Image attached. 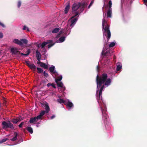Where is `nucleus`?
Instances as JSON below:
<instances>
[{
    "instance_id": "f257e3e1",
    "label": "nucleus",
    "mask_w": 147,
    "mask_h": 147,
    "mask_svg": "<svg viewBox=\"0 0 147 147\" xmlns=\"http://www.w3.org/2000/svg\"><path fill=\"white\" fill-rule=\"evenodd\" d=\"M107 76L106 74H103L101 77L98 75L96 77V82L97 84L96 96L100 107L102 113V119L104 121H107L108 116L107 114V109L105 103L102 99L100 100V96L102 91L105 87L104 85L107 87L111 84V80L110 78L107 79Z\"/></svg>"
},
{
    "instance_id": "f03ea898",
    "label": "nucleus",
    "mask_w": 147,
    "mask_h": 147,
    "mask_svg": "<svg viewBox=\"0 0 147 147\" xmlns=\"http://www.w3.org/2000/svg\"><path fill=\"white\" fill-rule=\"evenodd\" d=\"M79 14V12L78 11L76 12L75 15L71 17L69 20L68 22L69 23H70V26L71 28H69L68 25L65 27L64 31L63 32V33L65 35L67 36L70 33L71 29L74 26L78 20V18L75 17Z\"/></svg>"
},
{
    "instance_id": "7ed1b4c3",
    "label": "nucleus",
    "mask_w": 147,
    "mask_h": 147,
    "mask_svg": "<svg viewBox=\"0 0 147 147\" xmlns=\"http://www.w3.org/2000/svg\"><path fill=\"white\" fill-rule=\"evenodd\" d=\"M102 27L103 36H104L105 35L107 36L108 41L111 37V34L109 30V26L107 24L105 17H104L102 19Z\"/></svg>"
},
{
    "instance_id": "20e7f679",
    "label": "nucleus",
    "mask_w": 147,
    "mask_h": 147,
    "mask_svg": "<svg viewBox=\"0 0 147 147\" xmlns=\"http://www.w3.org/2000/svg\"><path fill=\"white\" fill-rule=\"evenodd\" d=\"M88 1H85L82 3H76L73 4L72 7V11H77L79 9H80L81 12L83 11L84 7H86L88 4Z\"/></svg>"
},
{
    "instance_id": "39448f33",
    "label": "nucleus",
    "mask_w": 147,
    "mask_h": 147,
    "mask_svg": "<svg viewBox=\"0 0 147 147\" xmlns=\"http://www.w3.org/2000/svg\"><path fill=\"white\" fill-rule=\"evenodd\" d=\"M13 42L21 46H23L24 44H26L27 43L28 41L25 39H22L20 40L17 39H15L13 40Z\"/></svg>"
},
{
    "instance_id": "423d86ee",
    "label": "nucleus",
    "mask_w": 147,
    "mask_h": 147,
    "mask_svg": "<svg viewBox=\"0 0 147 147\" xmlns=\"http://www.w3.org/2000/svg\"><path fill=\"white\" fill-rule=\"evenodd\" d=\"M112 5L111 1L110 0L108 4L105 7L106 9H108V11L107 13V17L111 18V17L112 9L111 8Z\"/></svg>"
},
{
    "instance_id": "0eeeda50",
    "label": "nucleus",
    "mask_w": 147,
    "mask_h": 147,
    "mask_svg": "<svg viewBox=\"0 0 147 147\" xmlns=\"http://www.w3.org/2000/svg\"><path fill=\"white\" fill-rule=\"evenodd\" d=\"M111 54L110 53V50L109 49H106V47L105 44L104 45V46L103 50L102 52L101 55L103 57H107V56H110Z\"/></svg>"
},
{
    "instance_id": "6e6552de",
    "label": "nucleus",
    "mask_w": 147,
    "mask_h": 147,
    "mask_svg": "<svg viewBox=\"0 0 147 147\" xmlns=\"http://www.w3.org/2000/svg\"><path fill=\"white\" fill-rule=\"evenodd\" d=\"M43 113H40L39 115L36 117H32L30 118L29 121L30 123H33L35 122H37L38 120L41 119L42 117V115Z\"/></svg>"
},
{
    "instance_id": "1a4fd4ad",
    "label": "nucleus",
    "mask_w": 147,
    "mask_h": 147,
    "mask_svg": "<svg viewBox=\"0 0 147 147\" xmlns=\"http://www.w3.org/2000/svg\"><path fill=\"white\" fill-rule=\"evenodd\" d=\"M2 124L3 127L4 128H10L11 129H13L14 128L13 125L10 122L7 123L4 121L2 122Z\"/></svg>"
},
{
    "instance_id": "9d476101",
    "label": "nucleus",
    "mask_w": 147,
    "mask_h": 147,
    "mask_svg": "<svg viewBox=\"0 0 147 147\" xmlns=\"http://www.w3.org/2000/svg\"><path fill=\"white\" fill-rule=\"evenodd\" d=\"M65 104L66 105L68 110H70L74 107L72 103L69 99H65Z\"/></svg>"
},
{
    "instance_id": "9b49d317",
    "label": "nucleus",
    "mask_w": 147,
    "mask_h": 147,
    "mask_svg": "<svg viewBox=\"0 0 147 147\" xmlns=\"http://www.w3.org/2000/svg\"><path fill=\"white\" fill-rule=\"evenodd\" d=\"M45 111H42L40 113H42L43 114L42 115V117L43 116L45 115V113H47L49 112L50 110L49 107L48 105V103H46L45 104Z\"/></svg>"
},
{
    "instance_id": "f8f14e48",
    "label": "nucleus",
    "mask_w": 147,
    "mask_h": 147,
    "mask_svg": "<svg viewBox=\"0 0 147 147\" xmlns=\"http://www.w3.org/2000/svg\"><path fill=\"white\" fill-rule=\"evenodd\" d=\"M49 70L50 72L52 73V75L53 76V75H55V77H56L57 75H58V74L57 72L55 70V67L53 65H52V66L49 68Z\"/></svg>"
},
{
    "instance_id": "ddd939ff",
    "label": "nucleus",
    "mask_w": 147,
    "mask_h": 147,
    "mask_svg": "<svg viewBox=\"0 0 147 147\" xmlns=\"http://www.w3.org/2000/svg\"><path fill=\"white\" fill-rule=\"evenodd\" d=\"M56 83L58 86L61 87V92L65 90V88L62 82H56Z\"/></svg>"
},
{
    "instance_id": "4468645a",
    "label": "nucleus",
    "mask_w": 147,
    "mask_h": 147,
    "mask_svg": "<svg viewBox=\"0 0 147 147\" xmlns=\"http://www.w3.org/2000/svg\"><path fill=\"white\" fill-rule=\"evenodd\" d=\"M52 41V40H47V41L43 42L41 45V49L45 50V46L47 44L51 43Z\"/></svg>"
},
{
    "instance_id": "2eb2a0df",
    "label": "nucleus",
    "mask_w": 147,
    "mask_h": 147,
    "mask_svg": "<svg viewBox=\"0 0 147 147\" xmlns=\"http://www.w3.org/2000/svg\"><path fill=\"white\" fill-rule=\"evenodd\" d=\"M11 51L12 53L14 54H17L20 53V52L16 48H12L11 49Z\"/></svg>"
},
{
    "instance_id": "dca6fc26",
    "label": "nucleus",
    "mask_w": 147,
    "mask_h": 147,
    "mask_svg": "<svg viewBox=\"0 0 147 147\" xmlns=\"http://www.w3.org/2000/svg\"><path fill=\"white\" fill-rule=\"evenodd\" d=\"M116 71H119L122 68V64L119 62L116 63Z\"/></svg>"
},
{
    "instance_id": "f3484780",
    "label": "nucleus",
    "mask_w": 147,
    "mask_h": 147,
    "mask_svg": "<svg viewBox=\"0 0 147 147\" xmlns=\"http://www.w3.org/2000/svg\"><path fill=\"white\" fill-rule=\"evenodd\" d=\"M66 37L65 36H61L60 37L59 40L56 41V42L58 43H61L63 42L65 40Z\"/></svg>"
},
{
    "instance_id": "a211bd4d",
    "label": "nucleus",
    "mask_w": 147,
    "mask_h": 147,
    "mask_svg": "<svg viewBox=\"0 0 147 147\" xmlns=\"http://www.w3.org/2000/svg\"><path fill=\"white\" fill-rule=\"evenodd\" d=\"M36 55L37 60L40 61L41 59V56L40 53L38 50L36 51Z\"/></svg>"
},
{
    "instance_id": "6ab92c4d",
    "label": "nucleus",
    "mask_w": 147,
    "mask_h": 147,
    "mask_svg": "<svg viewBox=\"0 0 147 147\" xmlns=\"http://www.w3.org/2000/svg\"><path fill=\"white\" fill-rule=\"evenodd\" d=\"M37 63L38 64L40 65L41 67H42L45 69H47L48 68L47 65L44 63L39 62H37Z\"/></svg>"
},
{
    "instance_id": "aec40b11",
    "label": "nucleus",
    "mask_w": 147,
    "mask_h": 147,
    "mask_svg": "<svg viewBox=\"0 0 147 147\" xmlns=\"http://www.w3.org/2000/svg\"><path fill=\"white\" fill-rule=\"evenodd\" d=\"M26 129L30 134H32L33 133V129L30 126H28L26 127Z\"/></svg>"
},
{
    "instance_id": "412c9836",
    "label": "nucleus",
    "mask_w": 147,
    "mask_h": 147,
    "mask_svg": "<svg viewBox=\"0 0 147 147\" xmlns=\"http://www.w3.org/2000/svg\"><path fill=\"white\" fill-rule=\"evenodd\" d=\"M14 136L12 138L10 139V140L12 141H14L17 139L18 134L17 132H15L14 133Z\"/></svg>"
},
{
    "instance_id": "4be33fe9",
    "label": "nucleus",
    "mask_w": 147,
    "mask_h": 147,
    "mask_svg": "<svg viewBox=\"0 0 147 147\" xmlns=\"http://www.w3.org/2000/svg\"><path fill=\"white\" fill-rule=\"evenodd\" d=\"M70 8V5L69 4H68L65 7V14L67 13L69 10Z\"/></svg>"
},
{
    "instance_id": "5701e85b",
    "label": "nucleus",
    "mask_w": 147,
    "mask_h": 147,
    "mask_svg": "<svg viewBox=\"0 0 147 147\" xmlns=\"http://www.w3.org/2000/svg\"><path fill=\"white\" fill-rule=\"evenodd\" d=\"M58 102L61 104L65 103V99H63L61 98L58 99L57 100Z\"/></svg>"
},
{
    "instance_id": "b1692460",
    "label": "nucleus",
    "mask_w": 147,
    "mask_h": 147,
    "mask_svg": "<svg viewBox=\"0 0 147 147\" xmlns=\"http://www.w3.org/2000/svg\"><path fill=\"white\" fill-rule=\"evenodd\" d=\"M62 79V75H60L57 77V79H55V82H59Z\"/></svg>"
},
{
    "instance_id": "393cba45",
    "label": "nucleus",
    "mask_w": 147,
    "mask_h": 147,
    "mask_svg": "<svg viewBox=\"0 0 147 147\" xmlns=\"http://www.w3.org/2000/svg\"><path fill=\"white\" fill-rule=\"evenodd\" d=\"M22 119V118L21 117H20L19 119H13L12 121L15 123H16L19 120H21Z\"/></svg>"
},
{
    "instance_id": "a878e982",
    "label": "nucleus",
    "mask_w": 147,
    "mask_h": 147,
    "mask_svg": "<svg viewBox=\"0 0 147 147\" xmlns=\"http://www.w3.org/2000/svg\"><path fill=\"white\" fill-rule=\"evenodd\" d=\"M59 30V29L58 28H54L52 31V33H56L58 32Z\"/></svg>"
},
{
    "instance_id": "bb28decb",
    "label": "nucleus",
    "mask_w": 147,
    "mask_h": 147,
    "mask_svg": "<svg viewBox=\"0 0 147 147\" xmlns=\"http://www.w3.org/2000/svg\"><path fill=\"white\" fill-rule=\"evenodd\" d=\"M110 61V59L107 58L105 60L104 63V64L105 65H108Z\"/></svg>"
},
{
    "instance_id": "cd10ccee",
    "label": "nucleus",
    "mask_w": 147,
    "mask_h": 147,
    "mask_svg": "<svg viewBox=\"0 0 147 147\" xmlns=\"http://www.w3.org/2000/svg\"><path fill=\"white\" fill-rule=\"evenodd\" d=\"M27 53L26 54H24L23 53H20V54L22 55H24L26 57L28 55L30 54V50L29 49L27 51Z\"/></svg>"
},
{
    "instance_id": "c85d7f7f",
    "label": "nucleus",
    "mask_w": 147,
    "mask_h": 147,
    "mask_svg": "<svg viewBox=\"0 0 147 147\" xmlns=\"http://www.w3.org/2000/svg\"><path fill=\"white\" fill-rule=\"evenodd\" d=\"M116 42H111L109 45V47H114L115 45Z\"/></svg>"
},
{
    "instance_id": "c756f323",
    "label": "nucleus",
    "mask_w": 147,
    "mask_h": 147,
    "mask_svg": "<svg viewBox=\"0 0 147 147\" xmlns=\"http://www.w3.org/2000/svg\"><path fill=\"white\" fill-rule=\"evenodd\" d=\"M29 67L31 69H35L36 67L34 64H31L29 65Z\"/></svg>"
},
{
    "instance_id": "7c9ffc66",
    "label": "nucleus",
    "mask_w": 147,
    "mask_h": 147,
    "mask_svg": "<svg viewBox=\"0 0 147 147\" xmlns=\"http://www.w3.org/2000/svg\"><path fill=\"white\" fill-rule=\"evenodd\" d=\"M36 68L38 71V73H40L43 72V70L42 68L38 67H37Z\"/></svg>"
},
{
    "instance_id": "2f4dec72",
    "label": "nucleus",
    "mask_w": 147,
    "mask_h": 147,
    "mask_svg": "<svg viewBox=\"0 0 147 147\" xmlns=\"http://www.w3.org/2000/svg\"><path fill=\"white\" fill-rule=\"evenodd\" d=\"M23 30H26V31H29V28L26 26H24Z\"/></svg>"
},
{
    "instance_id": "473e14b6",
    "label": "nucleus",
    "mask_w": 147,
    "mask_h": 147,
    "mask_svg": "<svg viewBox=\"0 0 147 147\" xmlns=\"http://www.w3.org/2000/svg\"><path fill=\"white\" fill-rule=\"evenodd\" d=\"M93 3H94L93 1H91L90 4H89V6L88 7V9H89L90 8V7L92 6V5L93 4Z\"/></svg>"
},
{
    "instance_id": "72a5a7b5",
    "label": "nucleus",
    "mask_w": 147,
    "mask_h": 147,
    "mask_svg": "<svg viewBox=\"0 0 147 147\" xmlns=\"http://www.w3.org/2000/svg\"><path fill=\"white\" fill-rule=\"evenodd\" d=\"M43 74L44 76L46 78L48 77L49 76L48 74L47 73H46L45 71H44L43 72Z\"/></svg>"
},
{
    "instance_id": "f704fd0d",
    "label": "nucleus",
    "mask_w": 147,
    "mask_h": 147,
    "mask_svg": "<svg viewBox=\"0 0 147 147\" xmlns=\"http://www.w3.org/2000/svg\"><path fill=\"white\" fill-rule=\"evenodd\" d=\"M21 5V2L20 1H18V6L19 8Z\"/></svg>"
},
{
    "instance_id": "c9c22d12",
    "label": "nucleus",
    "mask_w": 147,
    "mask_h": 147,
    "mask_svg": "<svg viewBox=\"0 0 147 147\" xmlns=\"http://www.w3.org/2000/svg\"><path fill=\"white\" fill-rule=\"evenodd\" d=\"M54 45V43L53 44H50L48 45V48L49 49L53 46Z\"/></svg>"
},
{
    "instance_id": "e433bc0d",
    "label": "nucleus",
    "mask_w": 147,
    "mask_h": 147,
    "mask_svg": "<svg viewBox=\"0 0 147 147\" xmlns=\"http://www.w3.org/2000/svg\"><path fill=\"white\" fill-rule=\"evenodd\" d=\"M8 140V139L7 138L3 139L2 140H1V142H2V143Z\"/></svg>"
},
{
    "instance_id": "4c0bfd02",
    "label": "nucleus",
    "mask_w": 147,
    "mask_h": 147,
    "mask_svg": "<svg viewBox=\"0 0 147 147\" xmlns=\"http://www.w3.org/2000/svg\"><path fill=\"white\" fill-rule=\"evenodd\" d=\"M24 122H22L19 125V127H21L24 124Z\"/></svg>"
},
{
    "instance_id": "58836bf2",
    "label": "nucleus",
    "mask_w": 147,
    "mask_h": 147,
    "mask_svg": "<svg viewBox=\"0 0 147 147\" xmlns=\"http://www.w3.org/2000/svg\"><path fill=\"white\" fill-rule=\"evenodd\" d=\"M3 37V34L2 32H0V39L2 38Z\"/></svg>"
},
{
    "instance_id": "ea45409f",
    "label": "nucleus",
    "mask_w": 147,
    "mask_h": 147,
    "mask_svg": "<svg viewBox=\"0 0 147 147\" xmlns=\"http://www.w3.org/2000/svg\"><path fill=\"white\" fill-rule=\"evenodd\" d=\"M0 25L2 27H3V28L5 27V26L2 23H1L0 22Z\"/></svg>"
},
{
    "instance_id": "a19ab883",
    "label": "nucleus",
    "mask_w": 147,
    "mask_h": 147,
    "mask_svg": "<svg viewBox=\"0 0 147 147\" xmlns=\"http://www.w3.org/2000/svg\"><path fill=\"white\" fill-rule=\"evenodd\" d=\"M143 1H144V3L145 5L147 7V0H143Z\"/></svg>"
},
{
    "instance_id": "79ce46f5",
    "label": "nucleus",
    "mask_w": 147,
    "mask_h": 147,
    "mask_svg": "<svg viewBox=\"0 0 147 147\" xmlns=\"http://www.w3.org/2000/svg\"><path fill=\"white\" fill-rule=\"evenodd\" d=\"M55 117V115H53L50 117V118L51 119H53Z\"/></svg>"
},
{
    "instance_id": "37998d69",
    "label": "nucleus",
    "mask_w": 147,
    "mask_h": 147,
    "mask_svg": "<svg viewBox=\"0 0 147 147\" xmlns=\"http://www.w3.org/2000/svg\"><path fill=\"white\" fill-rule=\"evenodd\" d=\"M26 63L27 64L28 66L29 67V65H31V64L30 63V62L29 61H27L26 62Z\"/></svg>"
},
{
    "instance_id": "c03bdc74",
    "label": "nucleus",
    "mask_w": 147,
    "mask_h": 147,
    "mask_svg": "<svg viewBox=\"0 0 147 147\" xmlns=\"http://www.w3.org/2000/svg\"><path fill=\"white\" fill-rule=\"evenodd\" d=\"M52 85V84H51L50 83H49L47 84V86L49 87L51 86Z\"/></svg>"
},
{
    "instance_id": "a18cd8bd",
    "label": "nucleus",
    "mask_w": 147,
    "mask_h": 147,
    "mask_svg": "<svg viewBox=\"0 0 147 147\" xmlns=\"http://www.w3.org/2000/svg\"><path fill=\"white\" fill-rule=\"evenodd\" d=\"M51 86H53L54 88H56L55 85L53 84H52V85H51Z\"/></svg>"
},
{
    "instance_id": "49530a36",
    "label": "nucleus",
    "mask_w": 147,
    "mask_h": 147,
    "mask_svg": "<svg viewBox=\"0 0 147 147\" xmlns=\"http://www.w3.org/2000/svg\"><path fill=\"white\" fill-rule=\"evenodd\" d=\"M98 68H99V66L98 65L96 67V70L97 71H98Z\"/></svg>"
},
{
    "instance_id": "de8ad7c7",
    "label": "nucleus",
    "mask_w": 147,
    "mask_h": 147,
    "mask_svg": "<svg viewBox=\"0 0 147 147\" xmlns=\"http://www.w3.org/2000/svg\"><path fill=\"white\" fill-rule=\"evenodd\" d=\"M58 99L61 98V96H60V95L58 96Z\"/></svg>"
},
{
    "instance_id": "09e8293b",
    "label": "nucleus",
    "mask_w": 147,
    "mask_h": 147,
    "mask_svg": "<svg viewBox=\"0 0 147 147\" xmlns=\"http://www.w3.org/2000/svg\"><path fill=\"white\" fill-rule=\"evenodd\" d=\"M54 94V93L53 92H52L51 93L50 95H53Z\"/></svg>"
},
{
    "instance_id": "8fccbe9b",
    "label": "nucleus",
    "mask_w": 147,
    "mask_h": 147,
    "mask_svg": "<svg viewBox=\"0 0 147 147\" xmlns=\"http://www.w3.org/2000/svg\"><path fill=\"white\" fill-rule=\"evenodd\" d=\"M59 35H60V34H58V35L57 36V37L58 38V37H59Z\"/></svg>"
},
{
    "instance_id": "3c124183",
    "label": "nucleus",
    "mask_w": 147,
    "mask_h": 147,
    "mask_svg": "<svg viewBox=\"0 0 147 147\" xmlns=\"http://www.w3.org/2000/svg\"><path fill=\"white\" fill-rule=\"evenodd\" d=\"M1 142V140L0 141V144L2 143V142Z\"/></svg>"
},
{
    "instance_id": "603ef678",
    "label": "nucleus",
    "mask_w": 147,
    "mask_h": 147,
    "mask_svg": "<svg viewBox=\"0 0 147 147\" xmlns=\"http://www.w3.org/2000/svg\"><path fill=\"white\" fill-rule=\"evenodd\" d=\"M36 127H38V125H36Z\"/></svg>"
},
{
    "instance_id": "864d4df0",
    "label": "nucleus",
    "mask_w": 147,
    "mask_h": 147,
    "mask_svg": "<svg viewBox=\"0 0 147 147\" xmlns=\"http://www.w3.org/2000/svg\"><path fill=\"white\" fill-rule=\"evenodd\" d=\"M108 56V57H109V56ZM107 58H108V57H107Z\"/></svg>"
}]
</instances>
